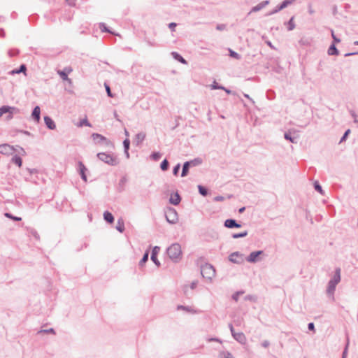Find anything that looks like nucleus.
I'll use <instances>...</instances> for the list:
<instances>
[{"label": "nucleus", "instance_id": "obj_1", "mask_svg": "<svg viewBox=\"0 0 358 358\" xmlns=\"http://www.w3.org/2000/svg\"><path fill=\"white\" fill-rule=\"evenodd\" d=\"M341 268H336L335 269V273L331 279L329 281L327 287V294L331 297L333 300H334V292L336 290V285L341 282Z\"/></svg>", "mask_w": 358, "mask_h": 358}, {"label": "nucleus", "instance_id": "obj_2", "mask_svg": "<svg viewBox=\"0 0 358 358\" xmlns=\"http://www.w3.org/2000/svg\"><path fill=\"white\" fill-rule=\"evenodd\" d=\"M169 257L174 262H178L182 259L181 246L178 243H173L166 250Z\"/></svg>", "mask_w": 358, "mask_h": 358}, {"label": "nucleus", "instance_id": "obj_3", "mask_svg": "<svg viewBox=\"0 0 358 358\" xmlns=\"http://www.w3.org/2000/svg\"><path fill=\"white\" fill-rule=\"evenodd\" d=\"M91 137L94 144L101 148L106 149L113 147V143L109 139L99 134L94 133L91 134Z\"/></svg>", "mask_w": 358, "mask_h": 358}, {"label": "nucleus", "instance_id": "obj_4", "mask_svg": "<svg viewBox=\"0 0 358 358\" xmlns=\"http://www.w3.org/2000/svg\"><path fill=\"white\" fill-rule=\"evenodd\" d=\"M99 160L110 166H117L120 163V160L116 155L106 152H100L97 154Z\"/></svg>", "mask_w": 358, "mask_h": 358}, {"label": "nucleus", "instance_id": "obj_5", "mask_svg": "<svg viewBox=\"0 0 358 358\" xmlns=\"http://www.w3.org/2000/svg\"><path fill=\"white\" fill-rule=\"evenodd\" d=\"M201 273L204 278L211 280L215 275V270L211 264L206 263L201 266Z\"/></svg>", "mask_w": 358, "mask_h": 358}, {"label": "nucleus", "instance_id": "obj_6", "mask_svg": "<svg viewBox=\"0 0 358 358\" xmlns=\"http://www.w3.org/2000/svg\"><path fill=\"white\" fill-rule=\"evenodd\" d=\"M165 217L166 221L170 224H175L178 220L177 211L171 207H168L165 210Z\"/></svg>", "mask_w": 358, "mask_h": 358}, {"label": "nucleus", "instance_id": "obj_7", "mask_svg": "<svg viewBox=\"0 0 358 358\" xmlns=\"http://www.w3.org/2000/svg\"><path fill=\"white\" fill-rule=\"evenodd\" d=\"M229 260L232 263L241 264L244 262L243 255L239 252H234L229 256Z\"/></svg>", "mask_w": 358, "mask_h": 358}, {"label": "nucleus", "instance_id": "obj_8", "mask_svg": "<svg viewBox=\"0 0 358 358\" xmlns=\"http://www.w3.org/2000/svg\"><path fill=\"white\" fill-rule=\"evenodd\" d=\"M264 252L262 250H257L252 252L247 257L246 260L250 263H256L259 261L258 257L262 255Z\"/></svg>", "mask_w": 358, "mask_h": 358}, {"label": "nucleus", "instance_id": "obj_9", "mask_svg": "<svg viewBox=\"0 0 358 358\" xmlns=\"http://www.w3.org/2000/svg\"><path fill=\"white\" fill-rule=\"evenodd\" d=\"M6 108H7V110L6 111V113H8V115L6 116V120H10L13 118V115H16L20 113V109L15 107H12L9 106H6Z\"/></svg>", "mask_w": 358, "mask_h": 358}, {"label": "nucleus", "instance_id": "obj_10", "mask_svg": "<svg viewBox=\"0 0 358 358\" xmlns=\"http://www.w3.org/2000/svg\"><path fill=\"white\" fill-rule=\"evenodd\" d=\"M160 250V248L158 246H155L153 248L151 253V260L153 262V263L157 266H160V262L157 259V254Z\"/></svg>", "mask_w": 358, "mask_h": 358}, {"label": "nucleus", "instance_id": "obj_11", "mask_svg": "<svg viewBox=\"0 0 358 358\" xmlns=\"http://www.w3.org/2000/svg\"><path fill=\"white\" fill-rule=\"evenodd\" d=\"M14 152V148L13 146L8 144H2L0 145V153L3 155H11Z\"/></svg>", "mask_w": 358, "mask_h": 358}, {"label": "nucleus", "instance_id": "obj_12", "mask_svg": "<svg viewBox=\"0 0 358 358\" xmlns=\"http://www.w3.org/2000/svg\"><path fill=\"white\" fill-rule=\"evenodd\" d=\"M224 226L229 229L232 228H240L241 227V224L238 223L236 220L227 219L224 221Z\"/></svg>", "mask_w": 358, "mask_h": 358}, {"label": "nucleus", "instance_id": "obj_13", "mask_svg": "<svg viewBox=\"0 0 358 358\" xmlns=\"http://www.w3.org/2000/svg\"><path fill=\"white\" fill-rule=\"evenodd\" d=\"M268 4H269L268 0L263 1L260 2L259 3H258L257 6L252 7L248 14H250L251 13L258 12V11L261 10L262 9H263L264 7H266Z\"/></svg>", "mask_w": 358, "mask_h": 358}, {"label": "nucleus", "instance_id": "obj_14", "mask_svg": "<svg viewBox=\"0 0 358 358\" xmlns=\"http://www.w3.org/2000/svg\"><path fill=\"white\" fill-rule=\"evenodd\" d=\"M78 170L79 171V173L81 176V178L85 181L87 182V177L85 174V171H87V168L85 166V165L81 162H79L78 164Z\"/></svg>", "mask_w": 358, "mask_h": 358}, {"label": "nucleus", "instance_id": "obj_15", "mask_svg": "<svg viewBox=\"0 0 358 358\" xmlns=\"http://www.w3.org/2000/svg\"><path fill=\"white\" fill-rule=\"evenodd\" d=\"M31 117L33 118V120L35 122H39V121L41 120V109L38 106H36L33 109L32 113H31Z\"/></svg>", "mask_w": 358, "mask_h": 358}, {"label": "nucleus", "instance_id": "obj_16", "mask_svg": "<svg viewBox=\"0 0 358 358\" xmlns=\"http://www.w3.org/2000/svg\"><path fill=\"white\" fill-rule=\"evenodd\" d=\"M44 122H45L46 127L50 130H54L56 128L55 122L49 116L44 117Z\"/></svg>", "mask_w": 358, "mask_h": 358}, {"label": "nucleus", "instance_id": "obj_17", "mask_svg": "<svg viewBox=\"0 0 358 358\" xmlns=\"http://www.w3.org/2000/svg\"><path fill=\"white\" fill-rule=\"evenodd\" d=\"M233 338L241 344H245L246 342V337L242 332L236 333Z\"/></svg>", "mask_w": 358, "mask_h": 358}, {"label": "nucleus", "instance_id": "obj_18", "mask_svg": "<svg viewBox=\"0 0 358 358\" xmlns=\"http://www.w3.org/2000/svg\"><path fill=\"white\" fill-rule=\"evenodd\" d=\"M181 201V197L178 192H176L174 194H172L170 197L169 202L175 206H177L180 203Z\"/></svg>", "mask_w": 358, "mask_h": 358}, {"label": "nucleus", "instance_id": "obj_19", "mask_svg": "<svg viewBox=\"0 0 358 358\" xmlns=\"http://www.w3.org/2000/svg\"><path fill=\"white\" fill-rule=\"evenodd\" d=\"M27 71V66L25 64H21L18 69H15L9 72L10 75L19 74L20 73H25Z\"/></svg>", "mask_w": 358, "mask_h": 358}, {"label": "nucleus", "instance_id": "obj_20", "mask_svg": "<svg viewBox=\"0 0 358 358\" xmlns=\"http://www.w3.org/2000/svg\"><path fill=\"white\" fill-rule=\"evenodd\" d=\"M103 218H104L105 221L109 224H112L114 222L113 215H112V213H110L108 211L104 212Z\"/></svg>", "mask_w": 358, "mask_h": 358}, {"label": "nucleus", "instance_id": "obj_21", "mask_svg": "<svg viewBox=\"0 0 358 358\" xmlns=\"http://www.w3.org/2000/svg\"><path fill=\"white\" fill-rule=\"evenodd\" d=\"M171 55L175 59L180 62V63L183 64H187V62L179 53L176 52H172Z\"/></svg>", "mask_w": 358, "mask_h": 358}, {"label": "nucleus", "instance_id": "obj_22", "mask_svg": "<svg viewBox=\"0 0 358 358\" xmlns=\"http://www.w3.org/2000/svg\"><path fill=\"white\" fill-rule=\"evenodd\" d=\"M328 54L329 55H339V51L336 48V45L334 43H332L329 49H328Z\"/></svg>", "mask_w": 358, "mask_h": 358}, {"label": "nucleus", "instance_id": "obj_23", "mask_svg": "<svg viewBox=\"0 0 358 358\" xmlns=\"http://www.w3.org/2000/svg\"><path fill=\"white\" fill-rule=\"evenodd\" d=\"M145 138V134L143 132L138 133L135 137V142L138 145L141 143Z\"/></svg>", "mask_w": 358, "mask_h": 358}, {"label": "nucleus", "instance_id": "obj_24", "mask_svg": "<svg viewBox=\"0 0 358 358\" xmlns=\"http://www.w3.org/2000/svg\"><path fill=\"white\" fill-rule=\"evenodd\" d=\"M191 166H189V164L187 162H185L183 164L182 173H181V177H185L187 176L189 173V169Z\"/></svg>", "mask_w": 358, "mask_h": 358}, {"label": "nucleus", "instance_id": "obj_25", "mask_svg": "<svg viewBox=\"0 0 358 358\" xmlns=\"http://www.w3.org/2000/svg\"><path fill=\"white\" fill-rule=\"evenodd\" d=\"M116 229L120 233H122L124 231V224L122 218L117 220Z\"/></svg>", "mask_w": 358, "mask_h": 358}, {"label": "nucleus", "instance_id": "obj_26", "mask_svg": "<svg viewBox=\"0 0 358 358\" xmlns=\"http://www.w3.org/2000/svg\"><path fill=\"white\" fill-rule=\"evenodd\" d=\"M148 256H149V252H148V251H146L144 253L142 259L139 262L138 265L140 267H143L144 266V264L148 261Z\"/></svg>", "mask_w": 358, "mask_h": 358}, {"label": "nucleus", "instance_id": "obj_27", "mask_svg": "<svg viewBox=\"0 0 358 358\" xmlns=\"http://www.w3.org/2000/svg\"><path fill=\"white\" fill-rule=\"evenodd\" d=\"M198 189L199 194L203 196H206L208 194V189L203 185H198Z\"/></svg>", "mask_w": 358, "mask_h": 358}, {"label": "nucleus", "instance_id": "obj_28", "mask_svg": "<svg viewBox=\"0 0 358 358\" xmlns=\"http://www.w3.org/2000/svg\"><path fill=\"white\" fill-rule=\"evenodd\" d=\"M187 162L189 164L190 166H196L200 165L202 163V159L198 157L193 160L187 161Z\"/></svg>", "mask_w": 358, "mask_h": 358}, {"label": "nucleus", "instance_id": "obj_29", "mask_svg": "<svg viewBox=\"0 0 358 358\" xmlns=\"http://www.w3.org/2000/svg\"><path fill=\"white\" fill-rule=\"evenodd\" d=\"M284 138H285L286 140H287V141H290V142H292V143H296V142H297V141H296V137H293V136H292V135H291L290 132H286V133H285V134H284Z\"/></svg>", "mask_w": 358, "mask_h": 358}, {"label": "nucleus", "instance_id": "obj_30", "mask_svg": "<svg viewBox=\"0 0 358 358\" xmlns=\"http://www.w3.org/2000/svg\"><path fill=\"white\" fill-rule=\"evenodd\" d=\"M285 24L287 26L288 31H292L295 28V24L294 22V17H292Z\"/></svg>", "mask_w": 358, "mask_h": 358}, {"label": "nucleus", "instance_id": "obj_31", "mask_svg": "<svg viewBox=\"0 0 358 358\" xmlns=\"http://www.w3.org/2000/svg\"><path fill=\"white\" fill-rule=\"evenodd\" d=\"M99 29H101V31L102 32H107V33H110V34H115L112 31H110L106 25L105 23H99Z\"/></svg>", "mask_w": 358, "mask_h": 358}, {"label": "nucleus", "instance_id": "obj_32", "mask_svg": "<svg viewBox=\"0 0 358 358\" xmlns=\"http://www.w3.org/2000/svg\"><path fill=\"white\" fill-rule=\"evenodd\" d=\"M12 162L18 166H21L22 164V158L17 155L12 158Z\"/></svg>", "mask_w": 358, "mask_h": 358}, {"label": "nucleus", "instance_id": "obj_33", "mask_svg": "<svg viewBox=\"0 0 358 358\" xmlns=\"http://www.w3.org/2000/svg\"><path fill=\"white\" fill-rule=\"evenodd\" d=\"M313 185H314V188H315V191L318 192L322 195L324 194V191L322 189V187L318 181H315Z\"/></svg>", "mask_w": 358, "mask_h": 358}, {"label": "nucleus", "instance_id": "obj_34", "mask_svg": "<svg viewBox=\"0 0 358 358\" xmlns=\"http://www.w3.org/2000/svg\"><path fill=\"white\" fill-rule=\"evenodd\" d=\"M296 0H285L279 6L282 9L287 8L288 6L293 3Z\"/></svg>", "mask_w": 358, "mask_h": 358}, {"label": "nucleus", "instance_id": "obj_35", "mask_svg": "<svg viewBox=\"0 0 358 358\" xmlns=\"http://www.w3.org/2000/svg\"><path fill=\"white\" fill-rule=\"evenodd\" d=\"M160 168L162 171H167L169 168V162H168L167 159H164L161 164H160Z\"/></svg>", "mask_w": 358, "mask_h": 358}, {"label": "nucleus", "instance_id": "obj_36", "mask_svg": "<svg viewBox=\"0 0 358 358\" xmlns=\"http://www.w3.org/2000/svg\"><path fill=\"white\" fill-rule=\"evenodd\" d=\"M3 215H4V216L6 217L11 219V220H13L14 221H20V220H22V218L20 217L13 215L10 213H5Z\"/></svg>", "mask_w": 358, "mask_h": 358}, {"label": "nucleus", "instance_id": "obj_37", "mask_svg": "<svg viewBox=\"0 0 358 358\" xmlns=\"http://www.w3.org/2000/svg\"><path fill=\"white\" fill-rule=\"evenodd\" d=\"M247 235H248V231H243V232H241V233L233 234H232V238H243V237H245Z\"/></svg>", "mask_w": 358, "mask_h": 358}, {"label": "nucleus", "instance_id": "obj_38", "mask_svg": "<svg viewBox=\"0 0 358 358\" xmlns=\"http://www.w3.org/2000/svg\"><path fill=\"white\" fill-rule=\"evenodd\" d=\"M162 157V154L159 152H154L150 155V158L154 161H158Z\"/></svg>", "mask_w": 358, "mask_h": 358}, {"label": "nucleus", "instance_id": "obj_39", "mask_svg": "<svg viewBox=\"0 0 358 358\" xmlns=\"http://www.w3.org/2000/svg\"><path fill=\"white\" fill-rule=\"evenodd\" d=\"M211 90H222L224 89V87L220 85L216 81H214L213 84L210 85Z\"/></svg>", "mask_w": 358, "mask_h": 358}, {"label": "nucleus", "instance_id": "obj_40", "mask_svg": "<svg viewBox=\"0 0 358 358\" xmlns=\"http://www.w3.org/2000/svg\"><path fill=\"white\" fill-rule=\"evenodd\" d=\"M59 75L60 76L61 78L64 80H69L68 78L67 73L64 71H58Z\"/></svg>", "mask_w": 358, "mask_h": 358}, {"label": "nucleus", "instance_id": "obj_41", "mask_svg": "<svg viewBox=\"0 0 358 358\" xmlns=\"http://www.w3.org/2000/svg\"><path fill=\"white\" fill-rule=\"evenodd\" d=\"M127 180V178H126V177H124H124H122V178L120 179V182H119V186H120V187L121 189H120V191H122V190L124 189V184L126 183Z\"/></svg>", "mask_w": 358, "mask_h": 358}, {"label": "nucleus", "instance_id": "obj_42", "mask_svg": "<svg viewBox=\"0 0 358 358\" xmlns=\"http://www.w3.org/2000/svg\"><path fill=\"white\" fill-rule=\"evenodd\" d=\"M220 358H234L232 355L229 352H222L220 354Z\"/></svg>", "mask_w": 358, "mask_h": 358}, {"label": "nucleus", "instance_id": "obj_43", "mask_svg": "<svg viewBox=\"0 0 358 358\" xmlns=\"http://www.w3.org/2000/svg\"><path fill=\"white\" fill-rule=\"evenodd\" d=\"M104 86H105V88H106V91L107 92V95L109 96V97H113L114 95L111 92V90H110V86L107 84V83H104Z\"/></svg>", "mask_w": 358, "mask_h": 358}, {"label": "nucleus", "instance_id": "obj_44", "mask_svg": "<svg viewBox=\"0 0 358 358\" xmlns=\"http://www.w3.org/2000/svg\"><path fill=\"white\" fill-rule=\"evenodd\" d=\"M229 55H230V57L237 59H241V55L231 50H229Z\"/></svg>", "mask_w": 358, "mask_h": 358}, {"label": "nucleus", "instance_id": "obj_45", "mask_svg": "<svg viewBox=\"0 0 358 358\" xmlns=\"http://www.w3.org/2000/svg\"><path fill=\"white\" fill-rule=\"evenodd\" d=\"M38 334H41V333H44V334L51 333V334H55V331L54 330V329L50 328V329H41V330L38 331Z\"/></svg>", "mask_w": 358, "mask_h": 358}, {"label": "nucleus", "instance_id": "obj_46", "mask_svg": "<svg viewBox=\"0 0 358 358\" xmlns=\"http://www.w3.org/2000/svg\"><path fill=\"white\" fill-rule=\"evenodd\" d=\"M350 133V129H348L345 131L344 134L343 135V136L341 137V140H340V143L344 142L346 138H348L349 134Z\"/></svg>", "mask_w": 358, "mask_h": 358}, {"label": "nucleus", "instance_id": "obj_47", "mask_svg": "<svg viewBox=\"0 0 358 358\" xmlns=\"http://www.w3.org/2000/svg\"><path fill=\"white\" fill-rule=\"evenodd\" d=\"M123 146H124V150H129L130 146V141L129 138H126L123 141Z\"/></svg>", "mask_w": 358, "mask_h": 358}, {"label": "nucleus", "instance_id": "obj_48", "mask_svg": "<svg viewBox=\"0 0 358 358\" xmlns=\"http://www.w3.org/2000/svg\"><path fill=\"white\" fill-rule=\"evenodd\" d=\"M282 9L280 8V6L279 5H278L273 10H271V12H269L267 15H273L275 13H277L278 12L282 10Z\"/></svg>", "mask_w": 358, "mask_h": 358}, {"label": "nucleus", "instance_id": "obj_49", "mask_svg": "<svg viewBox=\"0 0 358 358\" xmlns=\"http://www.w3.org/2000/svg\"><path fill=\"white\" fill-rule=\"evenodd\" d=\"M243 294V292H242V291H238V292H235L232 295L233 300L237 301L238 300L239 296Z\"/></svg>", "mask_w": 358, "mask_h": 358}, {"label": "nucleus", "instance_id": "obj_50", "mask_svg": "<svg viewBox=\"0 0 358 358\" xmlns=\"http://www.w3.org/2000/svg\"><path fill=\"white\" fill-rule=\"evenodd\" d=\"M180 169V164H176L173 169V174L174 176H178Z\"/></svg>", "mask_w": 358, "mask_h": 358}, {"label": "nucleus", "instance_id": "obj_51", "mask_svg": "<svg viewBox=\"0 0 358 358\" xmlns=\"http://www.w3.org/2000/svg\"><path fill=\"white\" fill-rule=\"evenodd\" d=\"M331 37H332V38H333V41H334V43H334V44H335V43H340V42H341L340 38H337V37L336 36V35L334 34V31H333L332 29L331 30Z\"/></svg>", "mask_w": 358, "mask_h": 358}, {"label": "nucleus", "instance_id": "obj_52", "mask_svg": "<svg viewBox=\"0 0 358 358\" xmlns=\"http://www.w3.org/2000/svg\"><path fill=\"white\" fill-rule=\"evenodd\" d=\"M18 54H19V50L17 49L10 50L8 51V55L10 57H14V56L17 55Z\"/></svg>", "mask_w": 358, "mask_h": 358}, {"label": "nucleus", "instance_id": "obj_53", "mask_svg": "<svg viewBox=\"0 0 358 358\" xmlns=\"http://www.w3.org/2000/svg\"><path fill=\"white\" fill-rule=\"evenodd\" d=\"M348 345H349V341L348 340L346 345L345 347V349L343 352L342 358H346V357H347V351H348Z\"/></svg>", "mask_w": 358, "mask_h": 358}, {"label": "nucleus", "instance_id": "obj_54", "mask_svg": "<svg viewBox=\"0 0 358 358\" xmlns=\"http://www.w3.org/2000/svg\"><path fill=\"white\" fill-rule=\"evenodd\" d=\"M8 110L7 108H6V106H3L0 107V117L6 113V111Z\"/></svg>", "mask_w": 358, "mask_h": 358}, {"label": "nucleus", "instance_id": "obj_55", "mask_svg": "<svg viewBox=\"0 0 358 358\" xmlns=\"http://www.w3.org/2000/svg\"><path fill=\"white\" fill-rule=\"evenodd\" d=\"M308 330H310V331H315V325H314V323H313V322H310V323H308Z\"/></svg>", "mask_w": 358, "mask_h": 358}, {"label": "nucleus", "instance_id": "obj_56", "mask_svg": "<svg viewBox=\"0 0 358 358\" xmlns=\"http://www.w3.org/2000/svg\"><path fill=\"white\" fill-rule=\"evenodd\" d=\"M224 199V198L222 196H217L213 199L215 201H222Z\"/></svg>", "mask_w": 358, "mask_h": 358}, {"label": "nucleus", "instance_id": "obj_57", "mask_svg": "<svg viewBox=\"0 0 358 358\" xmlns=\"http://www.w3.org/2000/svg\"><path fill=\"white\" fill-rule=\"evenodd\" d=\"M269 345H270V343H269V341H267V340H265V341H264L262 343V347H264V348H268V347L269 346Z\"/></svg>", "mask_w": 358, "mask_h": 358}, {"label": "nucleus", "instance_id": "obj_58", "mask_svg": "<svg viewBox=\"0 0 358 358\" xmlns=\"http://www.w3.org/2000/svg\"><path fill=\"white\" fill-rule=\"evenodd\" d=\"M352 116L354 117V122L358 124V115L355 112H352Z\"/></svg>", "mask_w": 358, "mask_h": 358}, {"label": "nucleus", "instance_id": "obj_59", "mask_svg": "<svg viewBox=\"0 0 358 358\" xmlns=\"http://www.w3.org/2000/svg\"><path fill=\"white\" fill-rule=\"evenodd\" d=\"M176 23L175 22H171L169 24V27L172 30V31H174L175 30V27H176Z\"/></svg>", "mask_w": 358, "mask_h": 358}, {"label": "nucleus", "instance_id": "obj_60", "mask_svg": "<svg viewBox=\"0 0 358 358\" xmlns=\"http://www.w3.org/2000/svg\"><path fill=\"white\" fill-rule=\"evenodd\" d=\"M198 285V281L195 280V281H193L192 283H191V285H190V287L192 289H194Z\"/></svg>", "mask_w": 358, "mask_h": 358}, {"label": "nucleus", "instance_id": "obj_61", "mask_svg": "<svg viewBox=\"0 0 358 358\" xmlns=\"http://www.w3.org/2000/svg\"><path fill=\"white\" fill-rule=\"evenodd\" d=\"M83 124L86 126H90V122L87 119H84L83 121L80 122V126Z\"/></svg>", "mask_w": 358, "mask_h": 358}, {"label": "nucleus", "instance_id": "obj_62", "mask_svg": "<svg viewBox=\"0 0 358 358\" xmlns=\"http://www.w3.org/2000/svg\"><path fill=\"white\" fill-rule=\"evenodd\" d=\"M75 1L76 0H66V3L71 6H74L76 5Z\"/></svg>", "mask_w": 358, "mask_h": 358}, {"label": "nucleus", "instance_id": "obj_63", "mask_svg": "<svg viewBox=\"0 0 358 358\" xmlns=\"http://www.w3.org/2000/svg\"><path fill=\"white\" fill-rule=\"evenodd\" d=\"M229 329H230V331H231V335H232V336H234L236 332H235V331H234V327H233L232 324H229Z\"/></svg>", "mask_w": 358, "mask_h": 358}, {"label": "nucleus", "instance_id": "obj_64", "mask_svg": "<svg viewBox=\"0 0 358 358\" xmlns=\"http://www.w3.org/2000/svg\"><path fill=\"white\" fill-rule=\"evenodd\" d=\"M308 13L310 15H312V14H313L315 13L314 10L312 8V6H311L310 4L308 6Z\"/></svg>", "mask_w": 358, "mask_h": 358}]
</instances>
